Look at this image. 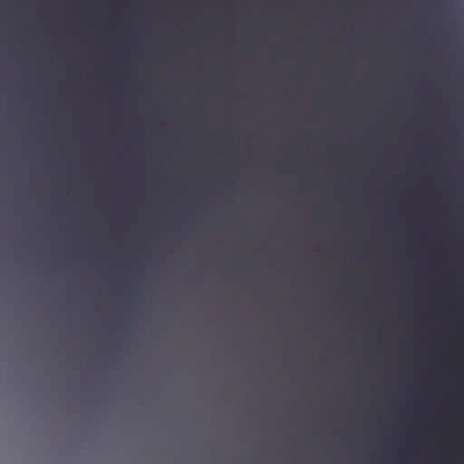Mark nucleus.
<instances>
[{
	"label": "nucleus",
	"instance_id": "f257e3e1",
	"mask_svg": "<svg viewBox=\"0 0 464 464\" xmlns=\"http://www.w3.org/2000/svg\"><path fill=\"white\" fill-rule=\"evenodd\" d=\"M399 463L406 464V273H399Z\"/></svg>",
	"mask_w": 464,
	"mask_h": 464
},
{
	"label": "nucleus",
	"instance_id": "f03ea898",
	"mask_svg": "<svg viewBox=\"0 0 464 464\" xmlns=\"http://www.w3.org/2000/svg\"><path fill=\"white\" fill-rule=\"evenodd\" d=\"M427 43H428V47L430 50H433L434 49V43H435V39L434 37L432 36H429L427 38Z\"/></svg>",
	"mask_w": 464,
	"mask_h": 464
},
{
	"label": "nucleus",
	"instance_id": "7ed1b4c3",
	"mask_svg": "<svg viewBox=\"0 0 464 464\" xmlns=\"http://www.w3.org/2000/svg\"><path fill=\"white\" fill-rule=\"evenodd\" d=\"M429 464H440L437 459H436V456H435V453L432 451L430 452V460H429Z\"/></svg>",
	"mask_w": 464,
	"mask_h": 464
},
{
	"label": "nucleus",
	"instance_id": "20e7f679",
	"mask_svg": "<svg viewBox=\"0 0 464 464\" xmlns=\"http://www.w3.org/2000/svg\"><path fill=\"white\" fill-rule=\"evenodd\" d=\"M429 2H431L435 7L440 6V0H429Z\"/></svg>",
	"mask_w": 464,
	"mask_h": 464
},
{
	"label": "nucleus",
	"instance_id": "39448f33",
	"mask_svg": "<svg viewBox=\"0 0 464 464\" xmlns=\"http://www.w3.org/2000/svg\"><path fill=\"white\" fill-rule=\"evenodd\" d=\"M430 263L433 265L434 263L436 264H440V258H434V257H431L430 258Z\"/></svg>",
	"mask_w": 464,
	"mask_h": 464
},
{
	"label": "nucleus",
	"instance_id": "423d86ee",
	"mask_svg": "<svg viewBox=\"0 0 464 464\" xmlns=\"http://www.w3.org/2000/svg\"><path fill=\"white\" fill-rule=\"evenodd\" d=\"M431 203L435 206V208H436L437 209H438V208H439V205L434 204V201H433V200H431Z\"/></svg>",
	"mask_w": 464,
	"mask_h": 464
},
{
	"label": "nucleus",
	"instance_id": "0eeeda50",
	"mask_svg": "<svg viewBox=\"0 0 464 464\" xmlns=\"http://www.w3.org/2000/svg\"><path fill=\"white\" fill-rule=\"evenodd\" d=\"M440 23H437L436 24V27H440Z\"/></svg>",
	"mask_w": 464,
	"mask_h": 464
}]
</instances>
